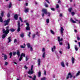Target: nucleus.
Wrapping results in <instances>:
<instances>
[{"label":"nucleus","mask_w":80,"mask_h":80,"mask_svg":"<svg viewBox=\"0 0 80 80\" xmlns=\"http://www.w3.org/2000/svg\"><path fill=\"white\" fill-rule=\"evenodd\" d=\"M2 31L3 34L7 35V34L9 33V29H6L5 30V29L3 28Z\"/></svg>","instance_id":"obj_1"},{"label":"nucleus","mask_w":80,"mask_h":80,"mask_svg":"<svg viewBox=\"0 0 80 80\" xmlns=\"http://www.w3.org/2000/svg\"><path fill=\"white\" fill-rule=\"evenodd\" d=\"M33 66L32 65L31 67V70H29V71L28 72V73L29 75H32L33 73Z\"/></svg>","instance_id":"obj_2"},{"label":"nucleus","mask_w":80,"mask_h":80,"mask_svg":"<svg viewBox=\"0 0 80 80\" xmlns=\"http://www.w3.org/2000/svg\"><path fill=\"white\" fill-rule=\"evenodd\" d=\"M42 12H43L46 15H47L48 14V17H50V13L49 12H48L47 9H43L42 10Z\"/></svg>","instance_id":"obj_3"},{"label":"nucleus","mask_w":80,"mask_h":80,"mask_svg":"<svg viewBox=\"0 0 80 80\" xmlns=\"http://www.w3.org/2000/svg\"><path fill=\"white\" fill-rule=\"evenodd\" d=\"M18 26L17 31L20 32V22L19 21L18 22Z\"/></svg>","instance_id":"obj_4"},{"label":"nucleus","mask_w":80,"mask_h":80,"mask_svg":"<svg viewBox=\"0 0 80 80\" xmlns=\"http://www.w3.org/2000/svg\"><path fill=\"white\" fill-rule=\"evenodd\" d=\"M10 18H9L7 20H5L4 21V26H6V25H8V23L9 22H10Z\"/></svg>","instance_id":"obj_5"},{"label":"nucleus","mask_w":80,"mask_h":80,"mask_svg":"<svg viewBox=\"0 0 80 80\" xmlns=\"http://www.w3.org/2000/svg\"><path fill=\"white\" fill-rule=\"evenodd\" d=\"M72 77L73 76L72 75V74H71V73L69 72L67 76L66 80H68V79L69 78H72Z\"/></svg>","instance_id":"obj_6"},{"label":"nucleus","mask_w":80,"mask_h":80,"mask_svg":"<svg viewBox=\"0 0 80 80\" xmlns=\"http://www.w3.org/2000/svg\"><path fill=\"white\" fill-rule=\"evenodd\" d=\"M22 57H25V54L23 53H22L20 55V58L19 59V61H22V58H23Z\"/></svg>","instance_id":"obj_7"},{"label":"nucleus","mask_w":80,"mask_h":80,"mask_svg":"<svg viewBox=\"0 0 80 80\" xmlns=\"http://www.w3.org/2000/svg\"><path fill=\"white\" fill-rule=\"evenodd\" d=\"M70 20L71 22H72V23H76V21L78 22V20H77V19L76 18H74V20H75V21L73 20L72 19V18H71L70 19Z\"/></svg>","instance_id":"obj_8"},{"label":"nucleus","mask_w":80,"mask_h":80,"mask_svg":"<svg viewBox=\"0 0 80 80\" xmlns=\"http://www.w3.org/2000/svg\"><path fill=\"white\" fill-rule=\"evenodd\" d=\"M29 11V8H25L24 12L25 13H28Z\"/></svg>","instance_id":"obj_9"},{"label":"nucleus","mask_w":80,"mask_h":80,"mask_svg":"<svg viewBox=\"0 0 80 80\" xmlns=\"http://www.w3.org/2000/svg\"><path fill=\"white\" fill-rule=\"evenodd\" d=\"M20 51H19V50H18L16 52V54L17 55H18V57H20Z\"/></svg>","instance_id":"obj_10"},{"label":"nucleus","mask_w":80,"mask_h":80,"mask_svg":"<svg viewBox=\"0 0 80 80\" xmlns=\"http://www.w3.org/2000/svg\"><path fill=\"white\" fill-rule=\"evenodd\" d=\"M61 33V34H63V32L64 31V29L62 27H61V29H60Z\"/></svg>","instance_id":"obj_11"},{"label":"nucleus","mask_w":80,"mask_h":80,"mask_svg":"<svg viewBox=\"0 0 80 80\" xmlns=\"http://www.w3.org/2000/svg\"><path fill=\"white\" fill-rule=\"evenodd\" d=\"M18 15L17 14H15L14 16V18L15 20H18Z\"/></svg>","instance_id":"obj_12"},{"label":"nucleus","mask_w":80,"mask_h":80,"mask_svg":"<svg viewBox=\"0 0 80 80\" xmlns=\"http://www.w3.org/2000/svg\"><path fill=\"white\" fill-rule=\"evenodd\" d=\"M75 59L74 58L72 57V64H73L75 63Z\"/></svg>","instance_id":"obj_13"},{"label":"nucleus","mask_w":80,"mask_h":80,"mask_svg":"<svg viewBox=\"0 0 80 80\" xmlns=\"http://www.w3.org/2000/svg\"><path fill=\"white\" fill-rule=\"evenodd\" d=\"M38 65L40 66V59H38Z\"/></svg>","instance_id":"obj_14"},{"label":"nucleus","mask_w":80,"mask_h":80,"mask_svg":"<svg viewBox=\"0 0 80 80\" xmlns=\"http://www.w3.org/2000/svg\"><path fill=\"white\" fill-rule=\"evenodd\" d=\"M55 48H56L55 46H53V47L52 48V52H54V50H55Z\"/></svg>","instance_id":"obj_15"},{"label":"nucleus","mask_w":80,"mask_h":80,"mask_svg":"<svg viewBox=\"0 0 80 80\" xmlns=\"http://www.w3.org/2000/svg\"><path fill=\"white\" fill-rule=\"evenodd\" d=\"M58 42H59L60 45H63V44L62 43V40H58Z\"/></svg>","instance_id":"obj_16"},{"label":"nucleus","mask_w":80,"mask_h":80,"mask_svg":"<svg viewBox=\"0 0 80 80\" xmlns=\"http://www.w3.org/2000/svg\"><path fill=\"white\" fill-rule=\"evenodd\" d=\"M20 36L21 38H23L24 37V33H21L20 34Z\"/></svg>","instance_id":"obj_17"},{"label":"nucleus","mask_w":80,"mask_h":80,"mask_svg":"<svg viewBox=\"0 0 80 80\" xmlns=\"http://www.w3.org/2000/svg\"><path fill=\"white\" fill-rule=\"evenodd\" d=\"M4 59L5 60H7V55H5V54L4 55Z\"/></svg>","instance_id":"obj_18"},{"label":"nucleus","mask_w":80,"mask_h":80,"mask_svg":"<svg viewBox=\"0 0 80 80\" xmlns=\"http://www.w3.org/2000/svg\"><path fill=\"white\" fill-rule=\"evenodd\" d=\"M61 65L62 67L65 68V65L64 64V62H62L61 63Z\"/></svg>","instance_id":"obj_19"},{"label":"nucleus","mask_w":80,"mask_h":80,"mask_svg":"<svg viewBox=\"0 0 80 80\" xmlns=\"http://www.w3.org/2000/svg\"><path fill=\"white\" fill-rule=\"evenodd\" d=\"M38 77H40L41 76V72H39L38 73Z\"/></svg>","instance_id":"obj_20"},{"label":"nucleus","mask_w":80,"mask_h":80,"mask_svg":"<svg viewBox=\"0 0 80 80\" xmlns=\"http://www.w3.org/2000/svg\"><path fill=\"white\" fill-rule=\"evenodd\" d=\"M50 32L52 34V35H55V32H53V30H50Z\"/></svg>","instance_id":"obj_21"},{"label":"nucleus","mask_w":80,"mask_h":80,"mask_svg":"<svg viewBox=\"0 0 80 80\" xmlns=\"http://www.w3.org/2000/svg\"><path fill=\"white\" fill-rule=\"evenodd\" d=\"M11 31L12 32H15V29L13 28H11L9 30V31Z\"/></svg>","instance_id":"obj_22"},{"label":"nucleus","mask_w":80,"mask_h":80,"mask_svg":"<svg viewBox=\"0 0 80 80\" xmlns=\"http://www.w3.org/2000/svg\"><path fill=\"white\" fill-rule=\"evenodd\" d=\"M80 73V71H79L78 72V73L76 74V77H78Z\"/></svg>","instance_id":"obj_23"},{"label":"nucleus","mask_w":80,"mask_h":80,"mask_svg":"<svg viewBox=\"0 0 80 80\" xmlns=\"http://www.w3.org/2000/svg\"><path fill=\"white\" fill-rule=\"evenodd\" d=\"M68 46V49H69L70 48V44H69V43L68 42L67 43Z\"/></svg>","instance_id":"obj_24"},{"label":"nucleus","mask_w":80,"mask_h":80,"mask_svg":"<svg viewBox=\"0 0 80 80\" xmlns=\"http://www.w3.org/2000/svg\"><path fill=\"white\" fill-rule=\"evenodd\" d=\"M45 57V52H44L42 54V57H43V58H44Z\"/></svg>","instance_id":"obj_25"},{"label":"nucleus","mask_w":80,"mask_h":80,"mask_svg":"<svg viewBox=\"0 0 80 80\" xmlns=\"http://www.w3.org/2000/svg\"><path fill=\"white\" fill-rule=\"evenodd\" d=\"M26 29L27 30H30V27H27L26 28Z\"/></svg>","instance_id":"obj_26"},{"label":"nucleus","mask_w":80,"mask_h":80,"mask_svg":"<svg viewBox=\"0 0 80 80\" xmlns=\"http://www.w3.org/2000/svg\"><path fill=\"white\" fill-rule=\"evenodd\" d=\"M27 45L28 48H30L31 47H30V44L29 43L27 44Z\"/></svg>","instance_id":"obj_27"},{"label":"nucleus","mask_w":80,"mask_h":80,"mask_svg":"<svg viewBox=\"0 0 80 80\" xmlns=\"http://www.w3.org/2000/svg\"><path fill=\"white\" fill-rule=\"evenodd\" d=\"M6 35H7L6 34H4L2 35V38H5V37H6Z\"/></svg>","instance_id":"obj_28"},{"label":"nucleus","mask_w":80,"mask_h":80,"mask_svg":"<svg viewBox=\"0 0 80 80\" xmlns=\"http://www.w3.org/2000/svg\"><path fill=\"white\" fill-rule=\"evenodd\" d=\"M74 48H75L76 51H78V48H77V45H75Z\"/></svg>","instance_id":"obj_29"},{"label":"nucleus","mask_w":80,"mask_h":80,"mask_svg":"<svg viewBox=\"0 0 80 80\" xmlns=\"http://www.w3.org/2000/svg\"><path fill=\"white\" fill-rule=\"evenodd\" d=\"M9 8H10L12 7V2H10L8 6Z\"/></svg>","instance_id":"obj_30"},{"label":"nucleus","mask_w":80,"mask_h":80,"mask_svg":"<svg viewBox=\"0 0 80 80\" xmlns=\"http://www.w3.org/2000/svg\"><path fill=\"white\" fill-rule=\"evenodd\" d=\"M32 80H36V76L34 75L33 78H32Z\"/></svg>","instance_id":"obj_31"},{"label":"nucleus","mask_w":80,"mask_h":80,"mask_svg":"<svg viewBox=\"0 0 80 80\" xmlns=\"http://www.w3.org/2000/svg\"><path fill=\"white\" fill-rule=\"evenodd\" d=\"M0 22H2V23L3 22V19H2V18L0 17Z\"/></svg>","instance_id":"obj_32"},{"label":"nucleus","mask_w":80,"mask_h":80,"mask_svg":"<svg viewBox=\"0 0 80 80\" xmlns=\"http://www.w3.org/2000/svg\"><path fill=\"white\" fill-rule=\"evenodd\" d=\"M29 34L28 35V36L29 38H30V35L31 34V32H29Z\"/></svg>","instance_id":"obj_33"},{"label":"nucleus","mask_w":80,"mask_h":80,"mask_svg":"<svg viewBox=\"0 0 80 80\" xmlns=\"http://www.w3.org/2000/svg\"><path fill=\"white\" fill-rule=\"evenodd\" d=\"M35 35H36L35 34H34L32 35V38H34L35 37Z\"/></svg>","instance_id":"obj_34"},{"label":"nucleus","mask_w":80,"mask_h":80,"mask_svg":"<svg viewBox=\"0 0 80 80\" xmlns=\"http://www.w3.org/2000/svg\"><path fill=\"white\" fill-rule=\"evenodd\" d=\"M77 39L78 40H80V36H78L77 37Z\"/></svg>","instance_id":"obj_35"},{"label":"nucleus","mask_w":80,"mask_h":80,"mask_svg":"<svg viewBox=\"0 0 80 80\" xmlns=\"http://www.w3.org/2000/svg\"><path fill=\"white\" fill-rule=\"evenodd\" d=\"M19 18V20H20V21H21V22H23V20H22V18L21 17H20Z\"/></svg>","instance_id":"obj_36"},{"label":"nucleus","mask_w":80,"mask_h":80,"mask_svg":"<svg viewBox=\"0 0 80 80\" xmlns=\"http://www.w3.org/2000/svg\"><path fill=\"white\" fill-rule=\"evenodd\" d=\"M41 80H46V78L44 77V78H41Z\"/></svg>","instance_id":"obj_37"},{"label":"nucleus","mask_w":80,"mask_h":80,"mask_svg":"<svg viewBox=\"0 0 80 80\" xmlns=\"http://www.w3.org/2000/svg\"><path fill=\"white\" fill-rule=\"evenodd\" d=\"M3 14H4L3 12L2 11L1 13V15L2 17H3Z\"/></svg>","instance_id":"obj_38"},{"label":"nucleus","mask_w":80,"mask_h":80,"mask_svg":"<svg viewBox=\"0 0 80 80\" xmlns=\"http://www.w3.org/2000/svg\"><path fill=\"white\" fill-rule=\"evenodd\" d=\"M46 22L47 23H49V19H47L46 20Z\"/></svg>","instance_id":"obj_39"},{"label":"nucleus","mask_w":80,"mask_h":80,"mask_svg":"<svg viewBox=\"0 0 80 80\" xmlns=\"http://www.w3.org/2000/svg\"><path fill=\"white\" fill-rule=\"evenodd\" d=\"M44 6L45 7H46V8L48 7V5L46 4V3H45L44 4Z\"/></svg>","instance_id":"obj_40"},{"label":"nucleus","mask_w":80,"mask_h":80,"mask_svg":"<svg viewBox=\"0 0 80 80\" xmlns=\"http://www.w3.org/2000/svg\"><path fill=\"white\" fill-rule=\"evenodd\" d=\"M9 55H10V58H11V57H12V53L10 52L9 54Z\"/></svg>","instance_id":"obj_41"},{"label":"nucleus","mask_w":80,"mask_h":80,"mask_svg":"<svg viewBox=\"0 0 80 80\" xmlns=\"http://www.w3.org/2000/svg\"><path fill=\"white\" fill-rule=\"evenodd\" d=\"M28 56H27L26 57V62H27V61H28Z\"/></svg>","instance_id":"obj_42"},{"label":"nucleus","mask_w":80,"mask_h":80,"mask_svg":"<svg viewBox=\"0 0 80 80\" xmlns=\"http://www.w3.org/2000/svg\"><path fill=\"white\" fill-rule=\"evenodd\" d=\"M45 13L43 12V13H42V17H44V16H45Z\"/></svg>","instance_id":"obj_43"},{"label":"nucleus","mask_w":80,"mask_h":80,"mask_svg":"<svg viewBox=\"0 0 80 80\" xmlns=\"http://www.w3.org/2000/svg\"><path fill=\"white\" fill-rule=\"evenodd\" d=\"M26 25L27 27H29V26H30V24H29L28 23H26Z\"/></svg>","instance_id":"obj_44"},{"label":"nucleus","mask_w":80,"mask_h":80,"mask_svg":"<svg viewBox=\"0 0 80 80\" xmlns=\"http://www.w3.org/2000/svg\"><path fill=\"white\" fill-rule=\"evenodd\" d=\"M45 48H42V52H45Z\"/></svg>","instance_id":"obj_45"},{"label":"nucleus","mask_w":80,"mask_h":80,"mask_svg":"<svg viewBox=\"0 0 80 80\" xmlns=\"http://www.w3.org/2000/svg\"><path fill=\"white\" fill-rule=\"evenodd\" d=\"M8 40H12V38H11V37H9L8 38Z\"/></svg>","instance_id":"obj_46"},{"label":"nucleus","mask_w":80,"mask_h":80,"mask_svg":"<svg viewBox=\"0 0 80 80\" xmlns=\"http://www.w3.org/2000/svg\"><path fill=\"white\" fill-rule=\"evenodd\" d=\"M8 65V62H5L4 65L5 66L6 65Z\"/></svg>","instance_id":"obj_47"},{"label":"nucleus","mask_w":80,"mask_h":80,"mask_svg":"<svg viewBox=\"0 0 80 80\" xmlns=\"http://www.w3.org/2000/svg\"><path fill=\"white\" fill-rule=\"evenodd\" d=\"M15 55H16V52H13V55L14 56H15Z\"/></svg>","instance_id":"obj_48"},{"label":"nucleus","mask_w":80,"mask_h":80,"mask_svg":"<svg viewBox=\"0 0 80 80\" xmlns=\"http://www.w3.org/2000/svg\"><path fill=\"white\" fill-rule=\"evenodd\" d=\"M71 13H72V16H73V15H75V12H72Z\"/></svg>","instance_id":"obj_49"},{"label":"nucleus","mask_w":80,"mask_h":80,"mask_svg":"<svg viewBox=\"0 0 80 80\" xmlns=\"http://www.w3.org/2000/svg\"><path fill=\"white\" fill-rule=\"evenodd\" d=\"M30 50L31 51H33V48H32V47H31L30 48Z\"/></svg>","instance_id":"obj_50"},{"label":"nucleus","mask_w":80,"mask_h":80,"mask_svg":"<svg viewBox=\"0 0 80 80\" xmlns=\"http://www.w3.org/2000/svg\"><path fill=\"white\" fill-rule=\"evenodd\" d=\"M21 48H25V46H23L22 45H21L20 46Z\"/></svg>","instance_id":"obj_51"},{"label":"nucleus","mask_w":80,"mask_h":80,"mask_svg":"<svg viewBox=\"0 0 80 80\" xmlns=\"http://www.w3.org/2000/svg\"><path fill=\"white\" fill-rule=\"evenodd\" d=\"M68 11L70 12H71V11H72V8H70L69 9Z\"/></svg>","instance_id":"obj_52"},{"label":"nucleus","mask_w":80,"mask_h":80,"mask_svg":"<svg viewBox=\"0 0 80 80\" xmlns=\"http://www.w3.org/2000/svg\"><path fill=\"white\" fill-rule=\"evenodd\" d=\"M51 10H52V11H55V8H51Z\"/></svg>","instance_id":"obj_53"},{"label":"nucleus","mask_w":80,"mask_h":80,"mask_svg":"<svg viewBox=\"0 0 80 80\" xmlns=\"http://www.w3.org/2000/svg\"><path fill=\"white\" fill-rule=\"evenodd\" d=\"M56 8H59V5H58V4H57L56 5Z\"/></svg>","instance_id":"obj_54"},{"label":"nucleus","mask_w":80,"mask_h":80,"mask_svg":"<svg viewBox=\"0 0 80 80\" xmlns=\"http://www.w3.org/2000/svg\"><path fill=\"white\" fill-rule=\"evenodd\" d=\"M44 74L45 75H46V71H44Z\"/></svg>","instance_id":"obj_55"},{"label":"nucleus","mask_w":80,"mask_h":80,"mask_svg":"<svg viewBox=\"0 0 80 80\" xmlns=\"http://www.w3.org/2000/svg\"><path fill=\"white\" fill-rule=\"evenodd\" d=\"M7 16H8V17H10V14L8 13V14Z\"/></svg>","instance_id":"obj_56"},{"label":"nucleus","mask_w":80,"mask_h":80,"mask_svg":"<svg viewBox=\"0 0 80 80\" xmlns=\"http://www.w3.org/2000/svg\"><path fill=\"white\" fill-rule=\"evenodd\" d=\"M24 68L25 69H27V68H28L26 66H24Z\"/></svg>","instance_id":"obj_57"},{"label":"nucleus","mask_w":80,"mask_h":80,"mask_svg":"<svg viewBox=\"0 0 80 80\" xmlns=\"http://www.w3.org/2000/svg\"><path fill=\"white\" fill-rule=\"evenodd\" d=\"M59 52L61 54H62V52L60 51H59Z\"/></svg>","instance_id":"obj_58"},{"label":"nucleus","mask_w":80,"mask_h":80,"mask_svg":"<svg viewBox=\"0 0 80 80\" xmlns=\"http://www.w3.org/2000/svg\"><path fill=\"white\" fill-rule=\"evenodd\" d=\"M8 28H9V26H8L6 28V30H8Z\"/></svg>","instance_id":"obj_59"},{"label":"nucleus","mask_w":80,"mask_h":80,"mask_svg":"<svg viewBox=\"0 0 80 80\" xmlns=\"http://www.w3.org/2000/svg\"><path fill=\"white\" fill-rule=\"evenodd\" d=\"M60 37H58V40H60Z\"/></svg>","instance_id":"obj_60"},{"label":"nucleus","mask_w":80,"mask_h":80,"mask_svg":"<svg viewBox=\"0 0 80 80\" xmlns=\"http://www.w3.org/2000/svg\"><path fill=\"white\" fill-rule=\"evenodd\" d=\"M54 52H55V53H56V54H58V53H57V51H54Z\"/></svg>","instance_id":"obj_61"},{"label":"nucleus","mask_w":80,"mask_h":80,"mask_svg":"<svg viewBox=\"0 0 80 80\" xmlns=\"http://www.w3.org/2000/svg\"><path fill=\"white\" fill-rule=\"evenodd\" d=\"M60 17H62V14H60L59 15Z\"/></svg>","instance_id":"obj_62"},{"label":"nucleus","mask_w":80,"mask_h":80,"mask_svg":"<svg viewBox=\"0 0 80 80\" xmlns=\"http://www.w3.org/2000/svg\"><path fill=\"white\" fill-rule=\"evenodd\" d=\"M74 31L75 32V33H76L77 32V31L76 30H74Z\"/></svg>","instance_id":"obj_63"},{"label":"nucleus","mask_w":80,"mask_h":80,"mask_svg":"<svg viewBox=\"0 0 80 80\" xmlns=\"http://www.w3.org/2000/svg\"><path fill=\"white\" fill-rule=\"evenodd\" d=\"M78 44H79V47L80 48V42H79L78 43Z\"/></svg>","instance_id":"obj_64"}]
</instances>
